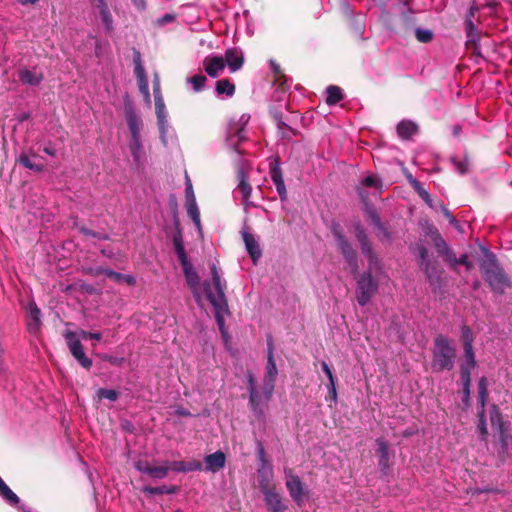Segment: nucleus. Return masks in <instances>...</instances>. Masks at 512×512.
<instances>
[{"label":"nucleus","mask_w":512,"mask_h":512,"mask_svg":"<svg viewBox=\"0 0 512 512\" xmlns=\"http://www.w3.org/2000/svg\"><path fill=\"white\" fill-rule=\"evenodd\" d=\"M153 93H154V101H155V110L157 116V123L160 131V138L164 145L167 144L166 141V130H167V115L165 103L161 94L159 81L156 80L153 85Z\"/></svg>","instance_id":"1a4fd4ad"},{"label":"nucleus","mask_w":512,"mask_h":512,"mask_svg":"<svg viewBox=\"0 0 512 512\" xmlns=\"http://www.w3.org/2000/svg\"><path fill=\"white\" fill-rule=\"evenodd\" d=\"M326 388L328 390V393L325 397V400L330 401V402H336L337 401V391H336L335 379H331V381H328V383L326 384Z\"/></svg>","instance_id":"603ef678"},{"label":"nucleus","mask_w":512,"mask_h":512,"mask_svg":"<svg viewBox=\"0 0 512 512\" xmlns=\"http://www.w3.org/2000/svg\"><path fill=\"white\" fill-rule=\"evenodd\" d=\"M178 490L177 486L173 485H161L157 487L145 486L143 492L149 495H162V494H174Z\"/></svg>","instance_id":"e433bc0d"},{"label":"nucleus","mask_w":512,"mask_h":512,"mask_svg":"<svg viewBox=\"0 0 512 512\" xmlns=\"http://www.w3.org/2000/svg\"><path fill=\"white\" fill-rule=\"evenodd\" d=\"M415 37L421 43H429L433 39V32L429 29L417 28L415 31Z\"/></svg>","instance_id":"de8ad7c7"},{"label":"nucleus","mask_w":512,"mask_h":512,"mask_svg":"<svg viewBox=\"0 0 512 512\" xmlns=\"http://www.w3.org/2000/svg\"><path fill=\"white\" fill-rule=\"evenodd\" d=\"M242 237H243V241L245 243L247 252L249 253L251 258L255 262L262 254L258 242L254 238V236L247 231L242 232Z\"/></svg>","instance_id":"c85d7f7f"},{"label":"nucleus","mask_w":512,"mask_h":512,"mask_svg":"<svg viewBox=\"0 0 512 512\" xmlns=\"http://www.w3.org/2000/svg\"><path fill=\"white\" fill-rule=\"evenodd\" d=\"M467 50H469L474 57L483 58L479 43L466 44Z\"/></svg>","instance_id":"0e129e2a"},{"label":"nucleus","mask_w":512,"mask_h":512,"mask_svg":"<svg viewBox=\"0 0 512 512\" xmlns=\"http://www.w3.org/2000/svg\"><path fill=\"white\" fill-rule=\"evenodd\" d=\"M458 264L464 265L467 271L473 268V264L468 260L467 254H462L459 258L456 257V266Z\"/></svg>","instance_id":"e2e57ef3"},{"label":"nucleus","mask_w":512,"mask_h":512,"mask_svg":"<svg viewBox=\"0 0 512 512\" xmlns=\"http://www.w3.org/2000/svg\"><path fill=\"white\" fill-rule=\"evenodd\" d=\"M0 497L9 505L16 506L20 499L0 477Z\"/></svg>","instance_id":"473e14b6"},{"label":"nucleus","mask_w":512,"mask_h":512,"mask_svg":"<svg viewBox=\"0 0 512 512\" xmlns=\"http://www.w3.org/2000/svg\"><path fill=\"white\" fill-rule=\"evenodd\" d=\"M269 174H270L271 180L273 181V183L276 186V189H277V192L279 194L281 201H286L287 200V190H286V186H285V183L283 180V173H282V169L280 167V161L278 158L274 159L270 163Z\"/></svg>","instance_id":"f3484780"},{"label":"nucleus","mask_w":512,"mask_h":512,"mask_svg":"<svg viewBox=\"0 0 512 512\" xmlns=\"http://www.w3.org/2000/svg\"><path fill=\"white\" fill-rule=\"evenodd\" d=\"M125 117L131 137H141L140 131L142 128V121L133 108L130 107L126 109Z\"/></svg>","instance_id":"bb28decb"},{"label":"nucleus","mask_w":512,"mask_h":512,"mask_svg":"<svg viewBox=\"0 0 512 512\" xmlns=\"http://www.w3.org/2000/svg\"><path fill=\"white\" fill-rule=\"evenodd\" d=\"M211 269V282L203 283L207 299L215 311V318L219 326L223 325V315L229 313L228 301L225 295L226 283L222 281L216 265L213 263Z\"/></svg>","instance_id":"f257e3e1"},{"label":"nucleus","mask_w":512,"mask_h":512,"mask_svg":"<svg viewBox=\"0 0 512 512\" xmlns=\"http://www.w3.org/2000/svg\"><path fill=\"white\" fill-rule=\"evenodd\" d=\"M39 158V156L30 149L28 152H22L17 158L16 163L36 173H42L45 170L43 163H36L32 159Z\"/></svg>","instance_id":"412c9836"},{"label":"nucleus","mask_w":512,"mask_h":512,"mask_svg":"<svg viewBox=\"0 0 512 512\" xmlns=\"http://www.w3.org/2000/svg\"><path fill=\"white\" fill-rule=\"evenodd\" d=\"M461 341H462V344L474 342L473 332L470 329V327L465 324L462 325V327H461Z\"/></svg>","instance_id":"864d4df0"},{"label":"nucleus","mask_w":512,"mask_h":512,"mask_svg":"<svg viewBox=\"0 0 512 512\" xmlns=\"http://www.w3.org/2000/svg\"><path fill=\"white\" fill-rule=\"evenodd\" d=\"M103 360L106 362H109L112 365L120 366L124 362V358L122 357H116L111 355H105L103 356Z\"/></svg>","instance_id":"338daca9"},{"label":"nucleus","mask_w":512,"mask_h":512,"mask_svg":"<svg viewBox=\"0 0 512 512\" xmlns=\"http://www.w3.org/2000/svg\"><path fill=\"white\" fill-rule=\"evenodd\" d=\"M129 150L136 164H139L143 155L141 137H131Z\"/></svg>","instance_id":"c9c22d12"},{"label":"nucleus","mask_w":512,"mask_h":512,"mask_svg":"<svg viewBox=\"0 0 512 512\" xmlns=\"http://www.w3.org/2000/svg\"><path fill=\"white\" fill-rule=\"evenodd\" d=\"M107 270H108V268H105V267H102V266H97V267L86 268V269H84V272L86 274H88V275L96 277V276H99L101 274L106 276Z\"/></svg>","instance_id":"bf43d9fd"},{"label":"nucleus","mask_w":512,"mask_h":512,"mask_svg":"<svg viewBox=\"0 0 512 512\" xmlns=\"http://www.w3.org/2000/svg\"><path fill=\"white\" fill-rule=\"evenodd\" d=\"M187 214L195 223L196 226H200V212L196 203V199L193 201H186Z\"/></svg>","instance_id":"37998d69"},{"label":"nucleus","mask_w":512,"mask_h":512,"mask_svg":"<svg viewBox=\"0 0 512 512\" xmlns=\"http://www.w3.org/2000/svg\"><path fill=\"white\" fill-rule=\"evenodd\" d=\"M462 383V402L466 407L470 406L471 372H460Z\"/></svg>","instance_id":"f704fd0d"},{"label":"nucleus","mask_w":512,"mask_h":512,"mask_svg":"<svg viewBox=\"0 0 512 512\" xmlns=\"http://www.w3.org/2000/svg\"><path fill=\"white\" fill-rule=\"evenodd\" d=\"M271 67L273 69V72H274V75L276 77V80L278 82H281L282 78L285 77V75L283 74L281 68L279 65H277L274 61H271ZM280 86L282 85V83L279 84Z\"/></svg>","instance_id":"774afa93"},{"label":"nucleus","mask_w":512,"mask_h":512,"mask_svg":"<svg viewBox=\"0 0 512 512\" xmlns=\"http://www.w3.org/2000/svg\"><path fill=\"white\" fill-rule=\"evenodd\" d=\"M167 467L172 471L176 472H189V471H197L201 469V463L199 462H184V461H174L171 462Z\"/></svg>","instance_id":"72a5a7b5"},{"label":"nucleus","mask_w":512,"mask_h":512,"mask_svg":"<svg viewBox=\"0 0 512 512\" xmlns=\"http://www.w3.org/2000/svg\"><path fill=\"white\" fill-rule=\"evenodd\" d=\"M463 359L460 363V372H471L477 365L473 343L463 344Z\"/></svg>","instance_id":"5701e85b"},{"label":"nucleus","mask_w":512,"mask_h":512,"mask_svg":"<svg viewBox=\"0 0 512 512\" xmlns=\"http://www.w3.org/2000/svg\"><path fill=\"white\" fill-rule=\"evenodd\" d=\"M426 234L431 238L438 255L441 256L452 269L456 270V254L439 233L438 229L434 226H430Z\"/></svg>","instance_id":"423d86ee"},{"label":"nucleus","mask_w":512,"mask_h":512,"mask_svg":"<svg viewBox=\"0 0 512 512\" xmlns=\"http://www.w3.org/2000/svg\"><path fill=\"white\" fill-rule=\"evenodd\" d=\"M362 183L366 187H373L376 189H378L382 186V182L379 179H377L376 177L371 176V175L365 177Z\"/></svg>","instance_id":"13d9d810"},{"label":"nucleus","mask_w":512,"mask_h":512,"mask_svg":"<svg viewBox=\"0 0 512 512\" xmlns=\"http://www.w3.org/2000/svg\"><path fill=\"white\" fill-rule=\"evenodd\" d=\"M186 188H185V198H186V201H193L195 200V194H194V190H193V186H192V183H191V180L189 178V176L186 174Z\"/></svg>","instance_id":"4d7b16f0"},{"label":"nucleus","mask_w":512,"mask_h":512,"mask_svg":"<svg viewBox=\"0 0 512 512\" xmlns=\"http://www.w3.org/2000/svg\"><path fill=\"white\" fill-rule=\"evenodd\" d=\"M378 290V283L373 279L371 269L360 275L357 281V302L365 306Z\"/></svg>","instance_id":"0eeeda50"},{"label":"nucleus","mask_w":512,"mask_h":512,"mask_svg":"<svg viewBox=\"0 0 512 512\" xmlns=\"http://www.w3.org/2000/svg\"><path fill=\"white\" fill-rule=\"evenodd\" d=\"M224 60L225 66L227 65L232 73L238 71L244 64L243 53L236 48L227 49Z\"/></svg>","instance_id":"4be33fe9"},{"label":"nucleus","mask_w":512,"mask_h":512,"mask_svg":"<svg viewBox=\"0 0 512 512\" xmlns=\"http://www.w3.org/2000/svg\"><path fill=\"white\" fill-rule=\"evenodd\" d=\"M100 14L104 25L108 30H110L113 22L112 15L103 0H100Z\"/></svg>","instance_id":"c03bdc74"},{"label":"nucleus","mask_w":512,"mask_h":512,"mask_svg":"<svg viewBox=\"0 0 512 512\" xmlns=\"http://www.w3.org/2000/svg\"><path fill=\"white\" fill-rule=\"evenodd\" d=\"M204 460L207 471L217 472L224 467L226 456L221 450H217L215 453L207 455Z\"/></svg>","instance_id":"393cba45"},{"label":"nucleus","mask_w":512,"mask_h":512,"mask_svg":"<svg viewBox=\"0 0 512 512\" xmlns=\"http://www.w3.org/2000/svg\"><path fill=\"white\" fill-rule=\"evenodd\" d=\"M286 487L291 498L301 506L304 502L305 491L303 484L298 476L292 475L290 470H285Z\"/></svg>","instance_id":"dca6fc26"},{"label":"nucleus","mask_w":512,"mask_h":512,"mask_svg":"<svg viewBox=\"0 0 512 512\" xmlns=\"http://www.w3.org/2000/svg\"><path fill=\"white\" fill-rule=\"evenodd\" d=\"M326 92H327L326 103L329 106L335 105L343 99L342 89L338 86H334V85L328 86Z\"/></svg>","instance_id":"4c0bfd02"},{"label":"nucleus","mask_w":512,"mask_h":512,"mask_svg":"<svg viewBox=\"0 0 512 512\" xmlns=\"http://www.w3.org/2000/svg\"><path fill=\"white\" fill-rule=\"evenodd\" d=\"M489 416L491 427L498 433L502 447H507L509 445L511 435L509 431H507L504 427V423L502 421V413L497 405L491 406Z\"/></svg>","instance_id":"f8f14e48"},{"label":"nucleus","mask_w":512,"mask_h":512,"mask_svg":"<svg viewBox=\"0 0 512 512\" xmlns=\"http://www.w3.org/2000/svg\"><path fill=\"white\" fill-rule=\"evenodd\" d=\"M216 92L218 94H225L233 96L235 93V85L229 79H221L216 82Z\"/></svg>","instance_id":"a19ab883"},{"label":"nucleus","mask_w":512,"mask_h":512,"mask_svg":"<svg viewBox=\"0 0 512 512\" xmlns=\"http://www.w3.org/2000/svg\"><path fill=\"white\" fill-rule=\"evenodd\" d=\"M412 187L421 199L429 198V192L423 187L419 181H413Z\"/></svg>","instance_id":"5fc2aeb1"},{"label":"nucleus","mask_w":512,"mask_h":512,"mask_svg":"<svg viewBox=\"0 0 512 512\" xmlns=\"http://www.w3.org/2000/svg\"><path fill=\"white\" fill-rule=\"evenodd\" d=\"M332 234L336 241L337 247L347 264L350 266L352 273H356L358 271V255L356 250L352 247L349 240L343 234L341 226L339 224H334L332 227Z\"/></svg>","instance_id":"20e7f679"},{"label":"nucleus","mask_w":512,"mask_h":512,"mask_svg":"<svg viewBox=\"0 0 512 512\" xmlns=\"http://www.w3.org/2000/svg\"><path fill=\"white\" fill-rule=\"evenodd\" d=\"M264 501L269 512H285L287 507L282 503L281 497L276 492L266 493Z\"/></svg>","instance_id":"c756f323"},{"label":"nucleus","mask_w":512,"mask_h":512,"mask_svg":"<svg viewBox=\"0 0 512 512\" xmlns=\"http://www.w3.org/2000/svg\"><path fill=\"white\" fill-rule=\"evenodd\" d=\"M457 351L448 337L439 334L434 338L431 367L433 372L451 371L455 366Z\"/></svg>","instance_id":"f03ea898"},{"label":"nucleus","mask_w":512,"mask_h":512,"mask_svg":"<svg viewBox=\"0 0 512 512\" xmlns=\"http://www.w3.org/2000/svg\"><path fill=\"white\" fill-rule=\"evenodd\" d=\"M134 74L137 78L138 88L143 95L145 101L150 103V92L148 78L141 60V53L137 49H133Z\"/></svg>","instance_id":"9b49d317"},{"label":"nucleus","mask_w":512,"mask_h":512,"mask_svg":"<svg viewBox=\"0 0 512 512\" xmlns=\"http://www.w3.org/2000/svg\"><path fill=\"white\" fill-rule=\"evenodd\" d=\"M204 71L212 78L218 77L225 69V60L223 57L209 55L202 61Z\"/></svg>","instance_id":"a211bd4d"},{"label":"nucleus","mask_w":512,"mask_h":512,"mask_svg":"<svg viewBox=\"0 0 512 512\" xmlns=\"http://www.w3.org/2000/svg\"><path fill=\"white\" fill-rule=\"evenodd\" d=\"M410 250L413 253H417L419 260L418 266L419 268L423 267L426 263H431L432 261L428 258V249L422 244H416L413 247H410Z\"/></svg>","instance_id":"79ce46f5"},{"label":"nucleus","mask_w":512,"mask_h":512,"mask_svg":"<svg viewBox=\"0 0 512 512\" xmlns=\"http://www.w3.org/2000/svg\"><path fill=\"white\" fill-rule=\"evenodd\" d=\"M477 429L482 437H486L488 435L486 417H485V407L481 408L478 412V425Z\"/></svg>","instance_id":"49530a36"},{"label":"nucleus","mask_w":512,"mask_h":512,"mask_svg":"<svg viewBox=\"0 0 512 512\" xmlns=\"http://www.w3.org/2000/svg\"><path fill=\"white\" fill-rule=\"evenodd\" d=\"M356 239L360 244L362 254L369 261V269H372V266L378 264V256L376 252L373 250L372 244L366 234L365 230L362 226L358 225L356 227Z\"/></svg>","instance_id":"4468645a"},{"label":"nucleus","mask_w":512,"mask_h":512,"mask_svg":"<svg viewBox=\"0 0 512 512\" xmlns=\"http://www.w3.org/2000/svg\"><path fill=\"white\" fill-rule=\"evenodd\" d=\"M40 315H41L40 309L37 307L35 302H31L29 304V314H28L29 321L27 324L30 332H35L36 330L39 329V327L41 325Z\"/></svg>","instance_id":"7c9ffc66"},{"label":"nucleus","mask_w":512,"mask_h":512,"mask_svg":"<svg viewBox=\"0 0 512 512\" xmlns=\"http://www.w3.org/2000/svg\"><path fill=\"white\" fill-rule=\"evenodd\" d=\"M181 266H182L188 287L191 289L194 297L197 300H199L201 296H200V292H199L200 278L198 276V273L193 268V266L190 262L181 264Z\"/></svg>","instance_id":"aec40b11"},{"label":"nucleus","mask_w":512,"mask_h":512,"mask_svg":"<svg viewBox=\"0 0 512 512\" xmlns=\"http://www.w3.org/2000/svg\"><path fill=\"white\" fill-rule=\"evenodd\" d=\"M18 79L22 84L37 86L43 80V74L38 73L35 70L23 68L18 72Z\"/></svg>","instance_id":"cd10ccee"},{"label":"nucleus","mask_w":512,"mask_h":512,"mask_svg":"<svg viewBox=\"0 0 512 512\" xmlns=\"http://www.w3.org/2000/svg\"><path fill=\"white\" fill-rule=\"evenodd\" d=\"M206 81H207L206 76H204L202 74H196V75L192 76L191 78H189V82L193 85L194 90L197 92L200 91L205 86Z\"/></svg>","instance_id":"3c124183"},{"label":"nucleus","mask_w":512,"mask_h":512,"mask_svg":"<svg viewBox=\"0 0 512 512\" xmlns=\"http://www.w3.org/2000/svg\"><path fill=\"white\" fill-rule=\"evenodd\" d=\"M133 466L140 473L147 474L153 479H164L170 471L167 465L155 466L146 459L134 460Z\"/></svg>","instance_id":"ddd939ff"},{"label":"nucleus","mask_w":512,"mask_h":512,"mask_svg":"<svg viewBox=\"0 0 512 512\" xmlns=\"http://www.w3.org/2000/svg\"><path fill=\"white\" fill-rule=\"evenodd\" d=\"M488 381L485 376L481 377L478 382V402L481 408L485 407L488 399Z\"/></svg>","instance_id":"ea45409f"},{"label":"nucleus","mask_w":512,"mask_h":512,"mask_svg":"<svg viewBox=\"0 0 512 512\" xmlns=\"http://www.w3.org/2000/svg\"><path fill=\"white\" fill-rule=\"evenodd\" d=\"M376 229H377L376 234L380 240L390 238V232L388 231V229L385 227V225L382 222L380 223V225L376 226Z\"/></svg>","instance_id":"052dcab7"},{"label":"nucleus","mask_w":512,"mask_h":512,"mask_svg":"<svg viewBox=\"0 0 512 512\" xmlns=\"http://www.w3.org/2000/svg\"><path fill=\"white\" fill-rule=\"evenodd\" d=\"M441 211L443 215L446 217V219L449 221V223L454 226L456 229L459 228V223L456 220V218L453 216V214L450 212V210L443 204L440 205Z\"/></svg>","instance_id":"6e6d98bb"},{"label":"nucleus","mask_w":512,"mask_h":512,"mask_svg":"<svg viewBox=\"0 0 512 512\" xmlns=\"http://www.w3.org/2000/svg\"><path fill=\"white\" fill-rule=\"evenodd\" d=\"M173 244L180 263L185 264L186 262H189L183 245L182 235L180 233L174 235Z\"/></svg>","instance_id":"58836bf2"},{"label":"nucleus","mask_w":512,"mask_h":512,"mask_svg":"<svg viewBox=\"0 0 512 512\" xmlns=\"http://www.w3.org/2000/svg\"><path fill=\"white\" fill-rule=\"evenodd\" d=\"M97 396L100 399H108L110 401H116L118 399L119 393L114 389L101 388L98 390Z\"/></svg>","instance_id":"8fccbe9b"},{"label":"nucleus","mask_w":512,"mask_h":512,"mask_svg":"<svg viewBox=\"0 0 512 512\" xmlns=\"http://www.w3.org/2000/svg\"><path fill=\"white\" fill-rule=\"evenodd\" d=\"M420 270L424 273L426 280L433 288V291L440 289L444 283V270L436 262L426 263Z\"/></svg>","instance_id":"2eb2a0df"},{"label":"nucleus","mask_w":512,"mask_h":512,"mask_svg":"<svg viewBox=\"0 0 512 512\" xmlns=\"http://www.w3.org/2000/svg\"><path fill=\"white\" fill-rule=\"evenodd\" d=\"M237 179H238V185L237 190L242 195V201L245 206H255L251 202H249V198L252 193V186L249 183V176L248 173L245 171L244 168H239L237 170Z\"/></svg>","instance_id":"6ab92c4d"},{"label":"nucleus","mask_w":512,"mask_h":512,"mask_svg":"<svg viewBox=\"0 0 512 512\" xmlns=\"http://www.w3.org/2000/svg\"><path fill=\"white\" fill-rule=\"evenodd\" d=\"M485 256L486 258L480 263L482 276L493 292L503 294L511 286L510 280L498 264L495 254L487 252Z\"/></svg>","instance_id":"7ed1b4c3"},{"label":"nucleus","mask_w":512,"mask_h":512,"mask_svg":"<svg viewBox=\"0 0 512 512\" xmlns=\"http://www.w3.org/2000/svg\"><path fill=\"white\" fill-rule=\"evenodd\" d=\"M273 118L274 120L276 121L277 123V127L279 128V130L282 131V134L284 137L287 136L286 134V131H290L292 132L294 135L296 134V131L293 130L288 124H286L283 119H282V113L281 112H274L273 113Z\"/></svg>","instance_id":"a18cd8bd"},{"label":"nucleus","mask_w":512,"mask_h":512,"mask_svg":"<svg viewBox=\"0 0 512 512\" xmlns=\"http://www.w3.org/2000/svg\"><path fill=\"white\" fill-rule=\"evenodd\" d=\"M368 217H369V220L370 222L376 227L377 225H380V223L382 222L381 221V218L380 216L378 215V213L376 212L375 209H369L368 210Z\"/></svg>","instance_id":"69168bd1"},{"label":"nucleus","mask_w":512,"mask_h":512,"mask_svg":"<svg viewBox=\"0 0 512 512\" xmlns=\"http://www.w3.org/2000/svg\"><path fill=\"white\" fill-rule=\"evenodd\" d=\"M274 390L268 392L267 386L263 385L262 391L253 390L249 393V407L253 416L258 420L265 418V413L268 409L269 402L273 396Z\"/></svg>","instance_id":"39448f33"},{"label":"nucleus","mask_w":512,"mask_h":512,"mask_svg":"<svg viewBox=\"0 0 512 512\" xmlns=\"http://www.w3.org/2000/svg\"><path fill=\"white\" fill-rule=\"evenodd\" d=\"M277 375L278 370L275 359L270 357L269 359H267V363L265 366V376L263 381V385L267 386L268 392H270V390L275 389Z\"/></svg>","instance_id":"b1692460"},{"label":"nucleus","mask_w":512,"mask_h":512,"mask_svg":"<svg viewBox=\"0 0 512 512\" xmlns=\"http://www.w3.org/2000/svg\"><path fill=\"white\" fill-rule=\"evenodd\" d=\"M465 33H466V44L479 43L481 39V32L478 30L476 25L471 19H465Z\"/></svg>","instance_id":"2f4dec72"},{"label":"nucleus","mask_w":512,"mask_h":512,"mask_svg":"<svg viewBox=\"0 0 512 512\" xmlns=\"http://www.w3.org/2000/svg\"><path fill=\"white\" fill-rule=\"evenodd\" d=\"M258 459L261 463L258 468V481L259 489L263 495L266 493L275 492L271 486L273 479V468L272 465L266 460L265 450H259Z\"/></svg>","instance_id":"9d476101"},{"label":"nucleus","mask_w":512,"mask_h":512,"mask_svg":"<svg viewBox=\"0 0 512 512\" xmlns=\"http://www.w3.org/2000/svg\"><path fill=\"white\" fill-rule=\"evenodd\" d=\"M64 338L66 340L69 351L75 360L84 369L89 370L93 365L92 359L86 356L83 345L81 341L76 337L75 332L70 330L65 331Z\"/></svg>","instance_id":"6e6552de"},{"label":"nucleus","mask_w":512,"mask_h":512,"mask_svg":"<svg viewBox=\"0 0 512 512\" xmlns=\"http://www.w3.org/2000/svg\"><path fill=\"white\" fill-rule=\"evenodd\" d=\"M106 277H108L109 279H111L112 281H114L116 283H122V280L124 278V274L116 272V271H113V270L108 268V270L106 272Z\"/></svg>","instance_id":"680f3d73"},{"label":"nucleus","mask_w":512,"mask_h":512,"mask_svg":"<svg viewBox=\"0 0 512 512\" xmlns=\"http://www.w3.org/2000/svg\"><path fill=\"white\" fill-rule=\"evenodd\" d=\"M419 126L411 120H402L397 125V134L402 140H409L413 135L418 134Z\"/></svg>","instance_id":"a878e982"},{"label":"nucleus","mask_w":512,"mask_h":512,"mask_svg":"<svg viewBox=\"0 0 512 512\" xmlns=\"http://www.w3.org/2000/svg\"><path fill=\"white\" fill-rule=\"evenodd\" d=\"M78 230L81 234L85 235V236H90V237H94V238H98L100 240H109V235L108 234H105V233H100V232H96V231H93L89 228H87L86 226H78Z\"/></svg>","instance_id":"09e8293b"}]
</instances>
